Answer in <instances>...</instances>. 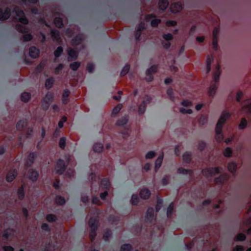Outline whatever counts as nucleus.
<instances>
[{"instance_id":"obj_16","label":"nucleus","mask_w":251,"mask_h":251,"mask_svg":"<svg viewBox=\"0 0 251 251\" xmlns=\"http://www.w3.org/2000/svg\"><path fill=\"white\" fill-rule=\"evenodd\" d=\"M10 15V10L8 8H6L3 12L0 9V20H5L7 19Z\"/></svg>"},{"instance_id":"obj_7","label":"nucleus","mask_w":251,"mask_h":251,"mask_svg":"<svg viewBox=\"0 0 251 251\" xmlns=\"http://www.w3.org/2000/svg\"><path fill=\"white\" fill-rule=\"evenodd\" d=\"M157 70V66L156 65L151 66L147 71V77L146 78L148 81H151L153 79L152 75L155 74Z\"/></svg>"},{"instance_id":"obj_45","label":"nucleus","mask_w":251,"mask_h":251,"mask_svg":"<svg viewBox=\"0 0 251 251\" xmlns=\"http://www.w3.org/2000/svg\"><path fill=\"white\" fill-rule=\"evenodd\" d=\"M46 219L49 222H53L56 220V217L53 214H49L47 216Z\"/></svg>"},{"instance_id":"obj_58","label":"nucleus","mask_w":251,"mask_h":251,"mask_svg":"<svg viewBox=\"0 0 251 251\" xmlns=\"http://www.w3.org/2000/svg\"><path fill=\"white\" fill-rule=\"evenodd\" d=\"M13 230L11 229H8L5 231V232L3 234V236L5 237H8L9 236L13 235Z\"/></svg>"},{"instance_id":"obj_42","label":"nucleus","mask_w":251,"mask_h":251,"mask_svg":"<svg viewBox=\"0 0 251 251\" xmlns=\"http://www.w3.org/2000/svg\"><path fill=\"white\" fill-rule=\"evenodd\" d=\"M245 103L247 104L243 107L242 110H251V99L246 100Z\"/></svg>"},{"instance_id":"obj_4","label":"nucleus","mask_w":251,"mask_h":251,"mask_svg":"<svg viewBox=\"0 0 251 251\" xmlns=\"http://www.w3.org/2000/svg\"><path fill=\"white\" fill-rule=\"evenodd\" d=\"M110 183L107 178H104L101 180L100 189L101 190H104L103 193L100 194L101 199L104 200L108 195L107 191H109L110 189Z\"/></svg>"},{"instance_id":"obj_35","label":"nucleus","mask_w":251,"mask_h":251,"mask_svg":"<svg viewBox=\"0 0 251 251\" xmlns=\"http://www.w3.org/2000/svg\"><path fill=\"white\" fill-rule=\"evenodd\" d=\"M55 203L57 204L63 205L65 202L64 198L61 196H56L55 200Z\"/></svg>"},{"instance_id":"obj_39","label":"nucleus","mask_w":251,"mask_h":251,"mask_svg":"<svg viewBox=\"0 0 251 251\" xmlns=\"http://www.w3.org/2000/svg\"><path fill=\"white\" fill-rule=\"evenodd\" d=\"M63 52V48L62 47L59 46L57 48L54 52V56L56 57H59Z\"/></svg>"},{"instance_id":"obj_64","label":"nucleus","mask_w":251,"mask_h":251,"mask_svg":"<svg viewBox=\"0 0 251 251\" xmlns=\"http://www.w3.org/2000/svg\"><path fill=\"white\" fill-rule=\"evenodd\" d=\"M163 37V38L167 41H170L173 39V35L171 33L164 34Z\"/></svg>"},{"instance_id":"obj_62","label":"nucleus","mask_w":251,"mask_h":251,"mask_svg":"<svg viewBox=\"0 0 251 251\" xmlns=\"http://www.w3.org/2000/svg\"><path fill=\"white\" fill-rule=\"evenodd\" d=\"M219 28L215 27L213 31V38H218V34L219 32Z\"/></svg>"},{"instance_id":"obj_14","label":"nucleus","mask_w":251,"mask_h":251,"mask_svg":"<svg viewBox=\"0 0 251 251\" xmlns=\"http://www.w3.org/2000/svg\"><path fill=\"white\" fill-rule=\"evenodd\" d=\"M146 219L147 221L151 223L155 220V219L154 218V210L152 208H148L147 212Z\"/></svg>"},{"instance_id":"obj_56","label":"nucleus","mask_w":251,"mask_h":251,"mask_svg":"<svg viewBox=\"0 0 251 251\" xmlns=\"http://www.w3.org/2000/svg\"><path fill=\"white\" fill-rule=\"evenodd\" d=\"M94 65L92 63H88L87 66V70L89 73H92L94 70Z\"/></svg>"},{"instance_id":"obj_24","label":"nucleus","mask_w":251,"mask_h":251,"mask_svg":"<svg viewBox=\"0 0 251 251\" xmlns=\"http://www.w3.org/2000/svg\"><path fill=\"white\" fill-rule=\"evenodd\" d=\"M213 60V56H208L206 58V73H208L210 70H211V62Z\"/></svg>"},{"instance_id":"obj_50","label":"nucleus","mask_w":251,"mask_h":251,"mask_svg":"<svg viewBox=\"0 0 251 251\" xmlns=\"http://www.w3.org/2000/svg\"><path fill=\"white\" fill-rule=\"evenodd\" d=\"M181 104L185 107L191 106L192 105V102L189 100H184L182 101Z\"/></svg>"},{"instance_id":"obj_27","label":"nucleus","mask_w":251,"mask_h":251,"mask_svg":"<svg viewBox=\"0 0 251 251\" xmlns=\"http://www.w3.org/2000/svg\"><path fill=\"white\" fill-rule=\"evenodd\" d=\"M103 145L100 143H96L93 146V150L97 152H100L102 151Z\"/></svg>"},{"instance_id":"obj_3","label":"nucleus","mask_w":251,"mask_h":251,"mask_svg":"<svg viewBox=\"0 0 251 251\" xmlns=\"http://www.w3.org/2000/svg\"><path fill=\"white\" fill-rule=\"evenodd\" d=\"M89 226L91 228V232L90 233V239L91 242H93L96 236V231L98 228V219L97 218H91L89 220Z\"/></svg>"},{"instance_id":"obj_2","label":"nucleus","mask_w":251,"mask_h":251,"mask_svg":"<svg viewBox=\"0 0 251 251\" xmlns=\"http://www.w3.org/2000/svg\"><path fill=\"white\" fill-rule=\"evenodd\" d=\"M216 69V70L213 73V78L215 83L210 85L208 91L209 95L210 96H212L215 94L217 89V86L216 83L218 82L220 75H221L220 65L219 63L217 64Z\"/></svg>"},{"instance_id":"obj_54","label":"nucleus","mask_w":251,"mask_h":251,"mask_svg":"<svg viewBox=\"0 0 251 251\" xmlns=\"http://www.w3.org/2000/svg\"><path fill=\"white\" fill-rule=\"evenodd\" d=\"M167 94L169 96L171 100H174L175 97L174 96L173 90L172 88H169L167 91Z\"/></svg>"},{"instance_id":"obj_1","label":"nucleus","mask_w":251,"mask_h":251,"mask_svg":"<svg viewBox=\"0 0 251 251\" xmlns=\"http://www.w3.org/2000/svg\"><path fill=\"white\" fill-rule=\"evenodd\" d=\"M229 117V114L228 112H223L217 123L215 129V139L217 142H221L223 139V135L222 133L223 125Z\"/></svg>"},{"instance_id":"obj_32","label":"nucleus","mask_w":251,"mask_h":251,"mask_svg":"<svg viewBox=\"0 0 251 251\" xmlns=\"http://www.w3.org/2000/svg\"><path fill=\"white\" fill-rule=\"evenodd\" d=\"M80 66V63L77 61L74 62L70 64V68L73 71H76Z\"/></svg>"},{"instance_id":"obj_23","label":"nucleus","mask_w":251,"mask_h":251,"mask_svg":"<svg viewBox=\"0 0 251 251\" xmlns=\"http://www.w3.org/2000/svg\"><path fill=\"white\" fill-rule=\"evenodd\" d=\"M53 23L55 26L58 28H62L63 26L62 19L60 17H55L54 19Z\"/></svg>"},{"instance_id":"obj_5","label":"nucleus","mask_w":251,"mask_h":251,"mask_svg":"<svg viewBox=\"0 0 251 251\" xmlns=\"http://www.w3.org/2000/svg\"><path fill=\"white\" fill-rule=\"evenodd\" d=\"M15 11L17 16L16 18V19L24 25L27 24L28 23V20L25 18L23 11L17 8L15 9Z\"/></svg>"},{"instance_id":"obj_37","label":"nucleus","mask_w":251,"mask_h":251,"mask_svg":"<svg viewBox=\"0 0 251 251\" xmlns=\"http://www.w3.org/2000/svg\"><path fill=\"white\" fill-rule=\"evenodd\" d=\"M191 160V155L189 152H185L183 155V160L184 162L188 163Z\"/></svg>"},{"instance_id":"obj_18","label":"nucleus","mask_w":251,"mask_h":251,"mask_svg":"<svg viewBox=\"0 0 251 251\" xmlns=\"http://www.w3.org/2000/svg\"><path fill=\"white\" fill-rule=\"evenodd\" d=\"M163 158V153L161 155H160L157 159L155 161V172H157V171L158 170V169L160 167L162 162Z\"/></svg>"},{"instance_id":"obj_21","label":"nucleus","mask_w":251,"mask_h":251,"mask_svg":"<svg viewBox=\"0 0 251 251\" xmlns=\"http://www.w3.org/2000/svg\"><path fill=\"white\" fill-rule=\"evenodd\" d=\"M17 176V172L15 170H12L10 171L6 176V180L7 181H12Z\"/></svg>"},{"instance_id":"obj_44","label":"nucleus","mask_w":251,"mask_h":251,"mask_svg":"<svg viewBox=\"0 0 251 251\" xmlns=\"http://www.w3.org/2000/svg\"><path fill=\"white\" fill-rule=\"evenodd\" d=\"M246 239V236L243 233H239L235 237V241H244Z\"/></svg>"},{"instance_id":"obj_33","label":"nucleus","mask_w":251,"mask_h":251,"mask_svg":"<svg viewBox=\"0 0 251 251\" xmlns=\"http://www.w3.org/2000/svg\"><path fill=\"white\" fill-rule=\"evenodd\" d=\"M129 69L130 65L129 64H126L121 72V75L124 76L126 75L129 72Z\"/></svg>"},{"instance_id":"obj_26","label":"nucleus","mask_w":251,"mask_h":251,"mask_svg":"<svg viewBox=\"0 0 251 251\" xmlns=\"http://www.w3.org/2000/svg\"><path fill=\"white\" fill-rule=\"evenodd\" d=\"M16 28L17 30L22 33H26L29 30L26 27L25 25L19 24L16 25Z\"/></svg>"},{"instance_id":"obj_47","label":"nucleus","mask_w":251,"mask_h":251,"mask_svg":"<svg viewBox=\"0 0 251 251\" xmlns=\"http://www.w3.org/2000/svg\"><path fill=\"white\" fill-rule=\"evenodd\" d=\"M224 155L226 157H230L232 155V151L230 148H227L224 151Z\"/></svg>"},{"instance_id":"obj_6","label":"nucleus","mask_w":251,"mask_h":251,"mask_svg":"<svg viewBox=\"0 0 251 251\" xmlns=\"http://www.w3.org/2000/svg\"><path fill=\"white\" fill-rule=\"evenodd\" d=\"M203 175L206 176H211L220 173L219 168H211L205 169L202 171Z\"/></svg>"},{"instance_id":"obj_9","label":"nucleus","mask_w":251,"mask_h":251,"mask_svg":"<svg viewBox=\"0 0 251 251\" xmlns=\"http://www.w3.org/2000/svg\"><path fill=\"white\" fill-rule=\"evenodd\" d=\"M69 57L68 60L69 61L76 60L78 57V52L72 48H69L67 50Z\"/></svg>"},{"instance_id":"obj_31","label":"nucleus","mask_w":251,"mask_h":251,"mask_svg":"<svg viewBox=\"0 0 251 251\" xmlns=\"http://www.w3.org/2000/svg\"><path fill=\"white\" fill-rule=\"evenodd\" d=\"M177 173L179 174H189V175L191 176L193 172L191 170H186L184 168H180L178 169Z\"/></svg>"},{"instance_id":"obj_63","label":"nucleus","mask_w":251,"mask_h":251,"mask_svg":"<svg viewBox=\"0 0 251 251\" xmlns=\"http://www.w3.org/2000/svg\"><path fill=\"white\" fill-rule=\"evenodd\" d=\"M155 152L153 151H149L146 155V158L147 159H151L152 158L155 156Z\"/></svg>"},{"instance_id":"obj_11","label":"nucleus","mask_w":251,"mask_h":251,"mask_svg":"<svg viewBox=\"0 0 251 251\" xmlns=\"http://www.w3.org/2000/svg\"><path fill=\"white\" fill-rule=\"evenodd\" d=\"M53 100V94L51 92H48L46 96L43 98L42 101L45 105H49Z\"/></svg>"},{"instance_id":"obj_19","label":"nucleus","mask_w":251,"mask_h":251,"mask_svg":"<svg viewBox=\"0 0 251 251\" xmlns=\"http://www.w3.org/2000/svg\"><path fill=\"white\" fill-rule=\"evenodd\" d=\"M169 5V2L167 0H160L158 2V7L160 10H164Z\"/></svg>"},{"instance_id":"obj_22","label":"nucleus","mask_w":251,"mask_h":251,"mask_svg":"<svg viewBox=\"0 0 251 251\" xmlns=\"http://www.w3.org/2000/svg\"><path fill=\"white\" fill-rule=\"evenodd\" d=\"M151 100V98L150 97L147 96L146 97H145L144 100H143L142 103L141 104L139 108V110H141L142 107L144 109H145L146 107L147 104L150 103Z\"/></svg>"},{"instance_id":"obj_30","label":"nucleus","mask_w":251,"mask_h":251,"mask_svg":"<svg viewBox=\"0 0 251 251\" xmlns=\"http://www.w3.org/2000/svg\"><path fill=\"white\" fill-rule=\"evenodd\" d=\"M174 202H172L169 205V206L168 208V209H167V217L168 218L171 217L173 210H174Z\"/></svg>"},{"instance_id":"obj_38","label":"nucleus","mask_w":251,"mask_h":251,"mask_svg":"<svg viewBox=\"0 0 251 251\" xmlns=\"http://www.w3.org/2000/svg\"><path fill=\"white\" fill-rule=\"evenodd\" d=\"M227 168L229 171H230L231 173H233L236 170V165L234 162H230L228 164Z\"/></svg>"},{"instance_id":"obj_53","label":"nucleus","mask_w":251,"mask_h":251,"mask_svg":"<svg viewBox=\"0 0 251 251\" xmlns=\"http://www.w3.org/2000/svg\"><path fill=\"white\" fill-rule=\"evenodd\" d=\"M67 118L66 116H63L58 123V126L62 128L63 126L64 123L67 121Z\"/></svg>"},{"instance_id":"obj_29","label":"nucleus","mask_w":251,"mask_h":251,"mask_svg":"<svg viewBox=\"0 0 251 251\" xmlns=\"http://www.w3.org/2000/svg\"><path fill=\"white\" fill-rule=\"evenodd\" d=\"M54 83V79L52 77L48 78L45 82V86L48 89L51 88Z\"/></svg>"},{"instance_id":"obj_25","label":"nucleus","mask_w":251,"mask_h":251,"mask_svg":"<svg viewBox=\"0 0 251 251\" xmlns=\"http://www.w3.org/2000/svg\"><path fill=\"white\" fill-rule=\"evenodd\" d=\"M21 99L22 101L26 102L30 99V94L29 93L24 92L22 94Z\"/></svg>"},{"instance_id":"obj_40","label":"nucleus","mask_w":251,"mask_h":251,"mask_svg":"<svg viewBox=\"0 0 251 251\" xmlns=\"http://www.w3.org/2000/svg\"><path fill=\"white\" fill-rule=\"evenodd\" d=\"M39 55V50L36 47L32 46V58H36Z\"/></svg>"},{"instance_id":"obj_46","label":"nucleus","mask_w":251,"mask_h":251,"mask_svg":"<svg viewBox=\"0 0 251 251\" xmlns=\"http://www.w3.org/2000/svg\"><path fill=\"white\" fill-rule=\"evenodd\" d=\"M247 122L245 118H242L241 123L239 125V128L241 129L245 128L247 126Z\"/></svg>"},{"instance_id":"obj_52","label":"nucleus","mask_w":251,"mask_h":251,"mask_svg":"<svg viewBox=\"0 0 251 251\" xmlns=\"http://www.w3.org/2000/svg\"><path fill=\"white\" fill-rule=\"evenodd\" d=\"M207 121V118L205 116H201L199 119V124L201 125H203Z\"/></svg>"},{"instance_id":"obj_59","label":"nucleus","mask_w":251,"mask_h":251,"mask_svg":"<svg viewBox=\"0 0 251 251\" xmlns=\"http://www.w3.org/2000/svg\"><path fill=\"white\" fill-rule=\"evenodd\" d=\"M177 22L173 20H169L166 22V25L168 26H175Z\"/></svg>"},{"instance_id":"obj_34","label":"nucleus","mask_w":251,"mask_h":251,"mask_svg":"<svg viewBox=\"0 0 251 251\" xmlns=\"http://www.w3.org/2000/svg\"><path fill=\"white\" fill-rule=\"evenodd\" d=\"M25 60L27 64L30 63L31 57V49L30 48L28 51L27 53V55L25 53Z\"/></svg>"},{"instance_id":"obj_60","label":"nucleus","mask_w":251,"mask_h":251,"mask_svg":"<svg viewBox=\"0 0 251 251\" xmlns=\"http://www.w3.org/2000/svg\"><path fill=\"white\" fill-rule=\"evenodd\" d=\"M243 94L242 91H238L237 93L236 100L237 102H240L241 98H242Z\"/></svg>"},{"instance_id":"obj_12","label":"nucleus","mask_w":251,"mask_h":251,"mask_svg":"<svg viewBox=\"0 0 251 251\" xmlns=\"http://www.w3.org/2000/svg\"><path fill=\"white\" fill-rule=\"evenodd\" d=\"M50 35L53 40L56 41L59 43L62 42L60 33L58 30L55 29L51 30L50 31Z\"/></svg>"},{"instance_id":"obj_41","label":"nucleus","mask_w":251,"mask_h":251,"mask_svg":"<svg viewBox=\"0 0 251 251\" xmlns=\"http://www.w3.org/2000/svg\"><path fill=\"white\" fill-rule=\"evenodd\" d=\"M121 251H131L132 247L129 244H125L121 248Z\"/></svg>"},{"instance_id":"obj_48","label":"nucleus","mask_w":251,"mask_h":251,"mask_svg":"<svg viewBox=\"0 0 251 251\" xmlns=\"http://www.w3.org/2000/svg\"><path fill=\"white\" fill-rule=\"evenodd\" d=\"M111 234H112L111 233V231L110 230H108L106 231H105L104 234H103V239L105 241L108 240L109 238L111 236Z\"/></svg>"},{"instance_id":"obj_15","label":"nucleus","mask_w":251,"mask_h":251,"mask_svg":"<svg viewBox=\"0 0 251 251\" xmlns=\"http://www.w3.org/2000/svg\"><path fill=\"white\" fill-rule=\"evenodd\" d=\"M228 179V176L226 174H223L220 176L219 177L217 178L215 180V182L216 184H222L225 183Z\"/></svg>"},{"instance_id":"obj_10","label":"nucleus","mask_w":251,"mask_h":251,"mask_svg":"<svg viewBox=\"0 0 251 251\" xmlns=\"http://www.w3.org/2000/svg\"><path fill=\"white\" fill-rule=\"evenodd\" d=\"M170 8L172 13H176L181 10L182 5L181 2H175L171 4Z\"/></svg>"},{"instance_id":"obj_8","label":"nucleus","mask_w":251,"mask_h":251,"mask_svg":"<svg viewBox=\"0 0 251 251\" xmlns=\"http://www.w3.org/2000/svg\"><path fill=\"white\" fill-rule=\"evenodd\" d=\"M66 165L64 161L62 160H59L57 162L56 170L57 174L61 175L62 174L66 168Z\"/></svg>"},{"instance_id":"obj_13","label":"nucleus","mask_w":251,"mask_h":251,"mask_svg":"<svg viewBox=\"0 0 251 251\" xmlns=\"http://www.w3.org/2000/svg\"><path fill=\"white\" fill-rule=\"evenodd\" d=\"M84 40V36L82 34H78L72 39L71 43L72 46H75L80 45Z\"/></svg>"},{"instance_id":"obj_55","label":"nucleus","mask_w":251,"mask_h":251,"mask_svg":"<svg viewBox=\"0 0 251 251\" xmlns=\"http://www.w3.org/2000/svg\"><path fill=\"white\" fill-rule=\"evenodd\" d=\"M123 93L122 91H119L118 92V96H114L113 97V99L117 101H119L121 99V96L123 95Z\"/></svg>"},{"instance_id":"obj_57","label":"nucleus","mask_w":251,"mask_h":251,"mask_svg":"<svg viewBox=\"0 0 251 251\" xmlns=\"http://www.w3.org/2000/svg\"><path fill=\"white\" fill-rule=\"evenodd\" d=\"M66 35L68 37H71L74 34V31L71 28H67L66 30Z\"/></svg>"},{"instance_id":"obj_61","label":"nucleus","mask_w":251,"mask_h":251,"mask_svg":"<svg viewBox=\"0 0 251 251\" xmlns=\"http://www.w3.org/2000/svg\"><path fill=\"white\" fill-rule=\"evenodd\" d=\"M64 67L62 64H59L55 69L54 73L55 74H58L60 70H62Z\"/></svg>"},{"instance_id":"obj_36","label":"nucleus","mask_w":251,"mask_h":251,"mask_svg":"<svg viewBox=\"0 0 251 251\" xmlns=\"http://www.w3.org/2000/svg\"><path fill=\"white\" fill-rule=\"evenodd\" d=\"M127 121L128 117L127 116H125L122 118L121 119L119 120L117 122V124L118 126H123L126 124Z\"/></svg>"},{"instance_id":"obj_17","label":"nucleus","mask_w":251,"mask_h":251,"mask_svg":"<svg viewBox=\"0 0 251 251\" xmlns=\"http://www.w3.org/2000/svg\"><path fill=\"white\" fill-rule=\"evenodd\" d=\"M151 195L150 191L147 189H143L140 192V196L143 199H148Z\"/></svg>"},{"instance_id":"obj_20","label":"nucleus","mask_w":251,"mask_h":251,"mask_svg":"<svg viewBox=\"0 0 251 251\" xmlns=\"http://www.w3.org/2000/svg\"><path fill=\"white\" fill-rule=\"evenodd\" d=\"M70 94V92L68 89H65L62 94V101L64 104L67 103L68 102V97Z\"/></svg>"},{"instance_id":"obj_43","label":"nucleus","mask_w":251,"mask_h":251,"mask_svg":"<svg viewBox=\"0 0 251 251\" xmlns=\"http://www.w3.org/2000/svg\"><path fill=\"white\" fill-rule=\"evenodd\" d=\"M139 201V198L137 195H133L131 199V203L133 205H136Z\"/></svg>"},{"instance_id":"obj_51","label":"nucleus","mask_w":251,"mask_h":251,"mask_svg":"<svg viewBox=\"0 0 251 251\" xmlns=\"http://www.w3.org/2000/svg\"><path fill=\"white\" fill-rule=\"evenodd\" d=\"M59 145L60 148L64 149L66 145V139L65 138H61L60 139Z\"/></svg>"},{"instance_id":"obj_28","label":"nucleus","mask_w":251,"mask_h":251,"mask_svg":"<svg viewBox=\"0 0 251 251\" xmlns=\"http://www.w3.org/2000/svg\"><path fill=\"white\" fill-rule=\"evenodd\" d=\"M27 122L25 120H23L19 121L17 124V128L19 130H22L26 126Z\"/></svg>"},{"instance_id":"obj_49","label":"nucleus","mask_w":251,"mask_h":251,"mask_svg":"<svg viewBox=\"0 0 251 251\" xmlns=\"http://www.w3.org/2000/svg\"><path fill=\"white\" fill-rule=\"evenodd\" d=\"M160 22L161 20L159 19H153L151 21V25L153 27H157Z\"/></svg>"}]
</instances>
